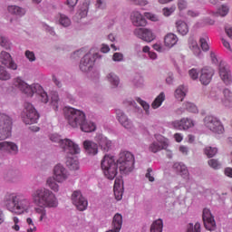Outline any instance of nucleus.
Listing matches in <instances>:
<instances>
[{
    "label": "nucleus",
    "instance_id": "obj_13",
    "mask_svg": "<svg viewBox=\"0 0 232 232\" xmlns=\"http://www.w3.org/2000/svg\"><path fill=\"white\" fill-rule=\"evenodd\" d=\"M219 79L226 84V86H231L232 84V72L231 68L226 62H220L218 67Z\"/></svg>",
    "mask_w": 232,
    "mask_h": 232
},
{
    "label": "nucleus",
    "instance_id": "obj_42",
    "mask_svg": "<svg viewBox=\"0 0 232 232\" xmlns=\"http://www.w3.org/2000/svg\"><path fill=\"white\" fill-rule=\"evenodd\" d=\"M220 93H222L220 88L214 87L208 93V99H211V101L218 102L220 101Z\"/></svg>",
    "mask_w": 232,
    "mask_h": 232
},
{
    "label": "nucleus",
    "instance_id": "obj_15",
    "mask_svg": "<svg viewBox=\"0 0 232 232\" xmlns=\"http://www.w3.org/2000/svg\"><path fill=\"white\" fill-rule=\"evenodd\" d=\"M72 204L79 211H85L88 208V199L82 196V192L75 190L72 194Z\"/></svg>",
    "mask_w": 232,
    "mask_h": 232
},
{
    "label": "nucleus",
    "instance_id": "obj_55",
    "mask_svg": "<svg viewBox=\"0 0 232 232\" xmlns=\"http://www.w3.org/2000/svg\"><path fill=\"white\" fill-rule=\"evenodd\" d=\"M50 140H52V142H55L56 144H59L60 147L62 148L63 147V140H62L61 136H59V134L54 133V134L50 135Z\"/></svg>",
    "mask_w": 232,
    "mask_h": 232
},
{
    "label": "nucleus",
    "instance_id": "obj_22",
    "mask_svg": "<svg viewBox=\"0 0 232 232\" xmlns=\"http://www.w3.org/2000/svg\"><path fill=\"white\" fill-rule=\"evenodd\" d=\"M116 119L125 130H131L133 128V121L121 109L116 110Z\"/></svg>",
    "mask_w": 232,
    "mask_h": 232
},
{
    "label": "nucleus",
    "instance_id": "obj_5",
    "mask_svg": "<svg viewBox=\"0 0 232 232\" xmlns=\"http://www.w3.org/2000/svg\"><path fill=\"white\" fill-rule=\"evenodd\" d=\"M102 171L108 180H113L119 173V165L115 160V157L110 154H106L102 160Z\"/></svg>",
    "mask_w": 232,
    "mask_h": 232
},
{
    "label": "nucleus",
    "instance_id": "obj_28",
    "mask_svg": "<svg viewBox=\"0 0 232 232\" xmlns=\"http://www.w3.org/2000/svg\"><path fill=\"white\" fill-rule=\"evenodd\" d=\"M179 43V36L173 33H169L164 37V44L168 50H171Z\"/></svg>",
    "mask_w": 232,
    "mask_h": 232
},
{
    "label": "nucleus",
    "instance_id": "obj_19",
    "mask_svg": "<svg viewBox=\"0 0 232 232\" xmlns=\"http://www.w3.org/2000/svg\"><path fill=\"white\" fill-rule=\"evenodd\" d=\"M171 128L175 130H189L195 126V121L190 118H182L181 120H176L170 123Z\"/></svg>",
    "mask_w": 232,
    "mask_h": 232
},
{
    "label": "nucleus",
    "instance_id": "obj_43",
    "mask_svg": "<svg viewBox=\"0 0 232 232\" xmlns=\"http://www.w3.org/2000/svg\"><path fill=\"white\" fill-rule=\"evenodd\" d=\"M142 53L148 54V58L150 61H157L159 59V54L157 53L151 51V48L148 45L142 47Z\"/></svg>",
    "mask_w": 232,
    "mask_h": 232
},
{
    "label": "nucleus",
    "instance_id": "obj_32",
    "mask_svg": "<svg viewBox=\"0 0 232 232\" xmlns=\"http://www.w3.org/2000/svg\"><path fill=\"white\" fill-rule=\"evenodd\" d=\"M105 80L111 84V88H119V84H121V78L115 72H109Z\"/></svg>",
    "mask_w": 232,
    "mask_h": 232
},
{
    "label": "nucleus",
    "instance_id": "obj_44",
    "mask_svg": "<svg viewBox=\"0 0 232 232\" xmlns=\"http://www.w3.org/2000/svg\"><path fill=\"white\" fill-rule=\"evenodd\" d=\"M58 23L63 28H68L72 24V20L65 14H58Z\"/></svg>",
    "mask_w": 232,
    "mask_h": 232
},
{
    "label": "nucleus",
    "instance_id": "obj_18",
    "mask_svg": "<svg viewBox=\"0 0 232 232\" xmlns=\"http://www.w3.org/2000/svg\"><path fill=\"white\" fill-rule=\"evenodd\" d=\"M95 142H97L98 146L101 148L102 151L108 153L113 148V141H111L108 137L104 136V134L98 133L94 137Z\"/></svg>",
    "mask_w": 232,
    "mask_h": 232
},
{
    "label": "nucleus",
    "instance_id": "obj_63",
    "mask_svg": "<svg viewBox=\"0 0 232 232\" xmlns=\"http://www.w3.org/2000/svg\"><path fill=\"white\" fill-rule=\"evenodd\" d=\"M178 8L180 12L188 8V0H178Z\"/></svg>",
    "mask_w": 232,
    "mask_h": 232
},
{
    "label": "nucleus",
    "instance_id": "obj_10",
    "mask_svg": "<svg viewBox=\"0 0 232 232\" xmlns=\"http://www.w3.org/2000/svg\"><path fill=\"white\" fill-rule=\"evenodd\" d=\"M205 128L216 133V135H222L225 131L224 124L220 119L215 116H207L204 119Z\"/></svg>",
    "mask_w": 232,
    "mask_h": 232
},
{
    "label": "nucleus",
    "instance_id": "obj_36",
    "mask_svg": "<svg viewBox=\"0 0 232 232\" xmlns=\"http://www.w3.org/2000/svg\"><path fill=\"white\" fill-rule=\"evenodd\" d=\"M229 14V5L224 4L221 5L217 12H211V14L214 15L215 17H226Z\"/></svg>",
    "mask_w": 232,
    "mask_h": 232
},
{
    "label": "nucleus",
    "instance_id": "obj_39",
    "mask_svg": "<svg viewBox=\"0 0 232 232\" xmlns=\"http://www.w3.org/2000/svg\"><path fill=\"white\" fill-rule=\"evenodd\" d=\"M164 101H166V93L164 92H161L152 102L151 108L153 110H158V108H160L162 106Z\"/></svg>",
    "mask_w": 232,
    "mask_h": 232
},
{
    "label": "nucleus",
    "instance_id": "obj_20",
    "mask_svg": "<svg viewBox=\"0 0 232 232\" xmlns=\"http://www.w3.org/2000/svg\"><path fill=\"white\" fill-rule=\"evenodd\" d=\"M203 221L206 229L208 231H215V229H217L215 217H213V214H211V210H209V208L203 209Z\"/></svg>",
    "mask_w": 232,
    "mask_h": 232
},
{
    "label": "nucleus",
    "instance_id": "obj_21",
    "mask_svg": "<svg viewBox=\"0 0 232 232\" xmlns=\"http://www.w3.org/2000/svg\"><path fill=\"white\" fill-rule=\"evenodd\" d=\"M0 63L9 70H17V63L14 61L12 54L6 51L0 52Z\"/></svg>",
    "mask_w": 232,
    "mask_h": 232
},
{
    "label": "nucleus",
    "instance_id": "obj_46",
    "mask_svg": "<svg viewBox=\"0 0 232 232\" xmlns=\"http://www.w3.org/2000/svg\"><path fill=\"white\" fill-rule=\"evenodd\" d=\"M10 79H12L10 72L3 65H0V81H10Z\"/></svg>",
    "mask_w": 232,
    "mask_h": 232
},
{
    "label": "nucleus",
    "instance_id": "obj_62",
    "mask_svg": "<svg viewBox=\"0 0 232 232\" xmlns=\"http://www.w3.org/2000/svg\"><path fill=\"white\" fill-rule=\"evenodd\" d=\"M187 232H200V223H196L194 226L189 224Z\"/></svg>",
    "mask_w": 232,
    "mask_h": 232
},
{
    "label": "nucleus",
    "instance_id": "obj_59",
    "mask_svg": "<svg viewBox=\"0 0 232 232\" xmlns=\"http://www.w3.org/2000/svg\"><path fill=\"white\" fill-rule=\"evenodd\" d=\"M208 166H210V168H213V169H220V162H218V160L212 159L208 160Z\"/></svg>",
    "mask_w": 232,
    "mask_h": 232
},
{
    "label": "nucleus",
    "instance_id": "obj_31",
    "mask_svg": "<svg viewBox=\"0 0 232 232\" xmlns=\"http://www.w3.org/2000/svg\"><path fill=\"white\" fill-rule=\"evenodd\" d=\"M66 166L71 169V171H78V169H81V163L77 157H68Z\"/></svg>",
    "mask_w": 232,
    "mask_h": 232
},
{
    "label": "nucleus",
    "instance_id": "obj_51",
    "mask_svg": "<svg viewBox=\"0 0 232 232\" xmlns=\"http://www.w3.org/2000/svg\"><path fill=\"white\" fill-rule=\"evenodd\" d=\"M51 104H52L53 110H58V108H59V94L57 92L52 93Z\"/></svg>",
    "mask_w": 232,
    "mask_h": 232
},
{
    "label": "nucleus",
    "instance_id": "obj_49",
    "mask_svg": "<svg viewBox=\"0 0 232 232\" xmlns=\"http://www.w3.org/2000/svg\"><path fill=\"white\" fill-rule=\"evenodd\" d=\"M152 48L153 50H155V52H158L159 53H164V52H166L168 50V47H166V44H162V43L158 42L154 44H152Z\"/></svg>",
    "mask_w": 232,
    "mask_h": 232
},
{
    "label": "nucleus",
    "instance_id": "obj_3",
    "mask_svg": "<svg viewBox=\"0 0 232 232\" xmlns=\"http://www.w3.org/2000/svg\"><path fill=\"white\" fill-rule=\"evenodd\" d=\"M53 175L46 179L45 184L50 188V191L59 193V184L66 182L70 177V173H68V169L63 164L58 163L53 169Z\"/></svg>",
    "mask_w": 232,
    "mask_h": 232
},
{
    "label": "nucleus",
    "instance_id": "obj_40",
    "mask_svg": "<svg viewBox=\"0 0 232 232\" xmlns=\"http://www.w3.org/2000/svg\"><path fill=\"white\" fill-rule=\"evenodd\" d=\"M199 44L203 52H209V36L208 34H201L199 36Z\"/></svg>",
    "mask_w": 232,
    "mask_h": 232
},
{
    "label": "nucleus",
    "instance_id": "obj_45",
    "mask_svg": "<svg viewBox=\"0 0 232 232\" xmlns=\"http://www.w3.org/2000/svg\"><path fill=\"white\" fill-rule=\"evenodd\" d=\"M0 46L5 50H11L12 43H10V40H8L5 35L0 34Z\"/></svg>",
    "mask_w": 232,
    "mask_h": 232
},
{
    "label": "nucleus",
    "instance_id": "obj_48",
    "mask_svg": "<svg viewBox=\"0 0 232 232\" xmlns=\"http://www.w3.org/2000/svg\"><path fill=\"white\" fill-rule=\"evenodd\" d=\"M136 102H138L139 104L141 105V107L143 108V111H145V115H150V103H148L146 101L137 97L136 98Z\"/></svg>",
    "mask_w": 232,
    "mask_h": 232
},
{
    "label": "nucleus",
    "instance_id": "obj_60",
    "mask_svg": "<svg viewBox=\"0 0 232 232\" xmlns=\"http://www.w3.org/2000/svg\"><path fill=\"white\" fill-rule=\"evenodd\" d=\"M112 61H114V63H122V61H124V54H122V53H115L112 55Z\"/></svg>",
    "mask_w": 232,
    "mask_h": 232
},
{
    "label": "nucleus",
    "instance_id": "obj_9",
    "mask_svg": "<svg viewBox=\"0 0 232 232\" xmlns=\"http://www.w3.org/2000/svg\"><path fill=\"white\" fill-rule=\"evenodd\" d=\"M21 117L24 124H35L39 121V113L30 102L24 103Z\"/></svg>",
    "mask_w": 232,
    "mask_h": 232
},
{
    "label": "nucleus",
    "instance_id": "obj_37",
    "mask_svg": "<svg viewBox=\"0 0 232 232\" xmlns=\"http://www.w3.org/2000/svg\"><path fill=\"white\" fill-rule=\"evenodd\" d=\"M173 169L183 177V179H188L189 177V171H188V167L183 163L176 162L173 165Z\"/></svg>",
    "mask_w": 232,
    "mask_h": 232
},
{
    "label": "nucleus",
    "instance_id": "obj_2",
    "mask_svg": "<svg viewBox=\"0 0 232 232\" xmlns=\"http://www.w3.org/2000/svg\"><path fill=\"white\" fill-rule=\"evenodd\" d=\"M5 209L14 215H28L31 213L32 201L19 193H7L4 198Z\"/></svg>",
    "mask_w": 232,
    "mask_h": 232
},
{
    "label": "nucleus",
    "instance_id": "obj_64",
    "mask_svg": "<svg viewBox=\"0 0 232 232\" xmlns=\"http://www.w3.org/2000/svg\"><path fill=\"white\" fill-rule=\"evenodd\" d=\"M221 104L225 107V108H232V100L231 99H227V98H222L221 99Z\"/></svg>",
    "mask_w": 232,
    "mask_h": 232
},
{
    "label": "nucleus",
    "instance_id": "obj_27",
    "mask_svg": "<svg viewBox=\"0 0 232 232\" xmlns=\"http://www.w3.org/2000/svg\"><path fill=\"white\" fill-rule=\"evenodd\" d=\"M124 193V181L121 178H117L114 181V197L116 200H122Z\"/></svg>",
    "mask_w": 232,
    "mask_h": 232
},
{
    "label": "nucleus",
    "instance_id": "obj_30",
    "mask_svg": "<svg viewBox=\"0 0 232 232\" xmlns=\"http://www.w3.org/2000/svg\"><path fill=\"white\" fill-rule=\"evenodd\" d=\"M186 95H188V87L185 85H179L176 88L174 92V97L179 102H182V101L186 99Z\"/></svg>",
    "mask_w": 232,
    "mask_h": 232
},
{
    "label": "nucleus",
    "instance_id": "obj_8",
    "mask_svg": "<svg viewBox=\"0 0 232 232\" xmlns=\"http://www.w3.org/2000/svg\"><path fill=\"white\" fill-rule=\"evenodd\" d=\"M102 55L99 53H95L93 49H91L81 60L80 70L84 73H88L93 70L95 66V61L102 59Z\"/></svg>",
    "mask_w": 232,
    "mask_h": 232
},
{
    "label": "nucleus",
    "instance_id": "obj_58",
    "mask_svg": "<svg viewBox=\"0 0 232 232\" xmlns=\"http://www.w3.org/2000/svg\"><path fill=\"white\" fill-rule=\"evenodd\" d=\"M175 10H177V7L175 5L171 7H165L163 8V15H165V17H169V15H171V14L175 12Z\"/></svg>",
    "mask_w": 232,
    "mask_h": 232
},
{
    "label": "nucleus",
    "instance_id": "obj_61",
    "mask_svg": "<svg viewBox=\"0 0 232 232\" xmlns=\"http://www.w3.org/2000/svg\"><path fill=\"white\" fill-rule=\"evenodd\" d=\"M221 43H222L225 50H227V53H232L231 44H229V42L225 38L221 39Z\"/></svg>",
    "mask_w": 232,
    "mask_h": 232
},
{
    "label": "nucleus",
    "instance_id": "obj_26",
    "mask_svg": "<svg viewBox=\"0 0 232 232\" xmlns=\"http://www.w3.org/2000/svg\"><path fill=\"white\" fill-rule=\"evenodd\" d=\"M83 150H85V153L87 155H91L92 157H95L97 153H99V145L95 141L86 140L82 143Z\"/></svg>",
    "mask_w": 232,
    "mask_h": 232
},
{
    "label": "nucleus",
    "instance_id": "obj_57",
    "mask_svg": "<svg viewBox=\"0 0 232 232\" xmlns=\"http://www.w3.org/2000/svg\"><path fill=\"white\" fill-rule=\"evenodd\" d=\"M144 16L146 17V19H149V21H152L154 23H157V21H159V16L150 12L144 13Z\"/></svg>",
    "mask_w": 232,
    "mask_h": 232
},
{
    "label": "nucleus",
    "instance_id": "obj_23",
    "mask_svg": "<svg viewBox=\"0 0 232 232\" xmlns=\"http://www.w3.org/2000/svg\"><path fill=\"white\" fill-rule=\"evenodd\" d=\"M130 21L133 26H146L148 24V21H146V17L140 11H132L130 14Z\"/></svg>",
    "mask_w": 232,
    "mask_h": 232
},
{
    "label": "nucleus",
    "instance_id": "obj_12",
    "mask_svg": "<svg viewBox=\"0 0 232 232\" xmlns=\"http://www.w3.org/2000/svg\"><path fill=\"white\" fill-rule=\"evenodd\" d=\"M156 141H153L149 146V151L151 153H159V151H162V150H166L168 146H169V140H168L166 137L156 134L155 135Z\"/></svg>",
    "mask_w": 232,
    "mask_h": 232
},
{
    "label": "nucleus",
    "instance_id": "obj_4",
    "mask_svg": "<svg viewBox=\"0 0 232 232\" xmlns=\"http://www.w3.org/2000/svg\"><path fill=\"white\" fill-rule=\"evenodd\" d=\"M13 84L15 88H19L24 95H27V97H34V94L37 93L42 102L46 103L49 101L48 93L44 92V89H43V86L39 83H33L29 85L21 77H17L13 81Z\"/></svg>",
    "mask_w": 232,
    "mask_h": 232
},
{
    "label": "nucleus",
    "instance_id": "obj_16",
    "mask_svg": "<svg viewBox=\"0 0 232 232\" xmlns=\"http://www.w3.org/2000/svg\"><path fill=\"white\" fill-rule=\"evenodd\" d=\"M0 153H6L10 157H15L19 154V145L14 141H1Z\"/></svg>",
    "mask_w": 232,
    "mask_h": 232
},
{
    "label": "nucleus",
    "instance_id": "obj_29",
    "mask_svg": "<svg viewBox=\"0 0 232 232\" xmlns=\"http://www.w3.org/2000/svg\"><path fill=\"white\" fill-rule=\"evenodd\" d=\"M188 48L192 52L193 55L196 57H200L202 55V49L198 46L197 40L193 38L188 39Z\"/></svg>",
    "mask_w": 232,
    "mask_h": 232
},
{
    "label": "nucleus",
    "instance_id": "obj_24",
    "mask_svg": "<svg viewBox=\"0 0 232 232\" xmlns=\"http://www.w3.org/2000/svg\"><path fill=\"white\" fill-rule=\"evenodd\" d=\"M213 75H215V71L213 70V68L205 67L201 69L200 75H199V81L201 84L208 86V84L211 82V80L213 79Z\"/></svg>",
    "mask_w": 232,
    "mask_h": 232
},
{
    "label": "nucleus",
    "instance_id": "obj_14",
    "mask_svg": "<svg viewBox=\"0 0 232 232\" xmlns=\"http://www.w3.org/2000/svg\"><path fill=\"white\" fill-rule=\"evenodd\" d=\"M133 34L138 39L145 43H153L157 39V34L150 28H136Z\"/></svg>",
    "mask_w": 232,
    "mask_h": 232
},
{
    "label": "nucleus",
    "instance_id": "obj_56",
    "mask_svg": "<svg viewBox=\"0 0 232 232\" xmlns=\"http://www.w3.org/2000/svg\"><path fill=\"white\" fill-rule=\"evenodd\" d=\"M210 58L214 64H218V67L220 66V63H224V61H222V60H220V58H218V55H217V53H215L213 51L210 52Z\"/></svg>",
    "mask_w": 232,
    "mask_h": 232
},
{
    "label": "nucleus",
    "instance_id": "obj_11",
    "mask_svg": "<svg viewBox=\"0 0 232 232\" xmlns=\"http://www.w3.org/2000/svg\"><path fill=\"white\" fill-rule=\"evenodd\" d=\"M12 132V118L5 113H0V140L10 137Z\"/></svg>",
    "mask_w": 232,
    "mask_h": 232
},
{
    "label": "nucleus",
    "instance_id": "obj_34",
    "mask_svg": "<svg viewBox=\"0 0 232 232\" xmlns=\"http://www.w3.org/2000/svg\"><path fill=\"white\" fill-rule=\"evenodd\" d=\"M7 12L12 15H16V17H23L26 14V9L18 5H8Z\"/></svg>",
    "mask_w": 232,
    "mask_h": 232
},
{
    "label": "nucleus",
    "instance_id": "obj_6",
    "mask_svg": "<svg viewBox=\"0 0 232 232\" xmlns=\"http://www.w3.org/2000/svg\"><path fill=\"white\" fill-rule=\"evenodd\" d=\"M63 115L71 128H80L86 119L84 111L72 107H65L63 109Z\"/></svg>",
    "mask_w": 232,
    "mask_h": 232
},
{
    "label": "nucleus",
    "instance_id": "obj_35",
    "mask_svg": "<svg viewBox=\"0 0 232 232\" xmlns=\"http://www.w3.org/2000/svg\"><path fill=\"white\" fill-rule=\"evenodd\" d=\"M177 32L179 33L180 35H188L189 32V26L183 20H178L176 22Z\"/></svg>",
    "mask_w": 232,
    "mask_h": 232
},
{
    "label": "nucleus",
    "instance_id": "obj_50",
    "mask_svg": "<svg viewBox=\"0 0 232 232\" xmlns=\"http://www.w3.org/2000/svg\"><path fill=\"white\" fill-rule=\"evenodd\" d=\"M132 83L136 88H144V78L140 75H137L132 80Z\"/></svg>",
    "mask_w": 232,
    "mask_h": 232
},
{
    "label": "nucleus",
    "instance_id": "obj_41",
    "mask_svg": "<svg viewBox=\"0 0 232 232\" xmlns=\"http://www.w3.org/2000/svg\"><path fill=\"white\" fill-rule=\"evenodd\" d=\"M164 229V221L162 219H156L150 225V232H162Z\"/></svg>",
    "mask_w": 232,
    "mask_h": 232
},
{
    "label": "nucleus",
    "instance_id": "obj_25",
    "mask_svg": "<svg viewBox=\"0 0 232 232\" xmlns=\"http://www.w3.org/2000/svg\"><path fill=\"white\" fill-rule=\"evenodd\" d=\"M188 111L189 113H198V107L191 102H185L182 105L176 110L177 115H182Z\"/></svg>",
    "mask_w": 232,
    "mask_h": 232
},
{
    "label": "nucleus",
    "instance_id": "obj_47",
    "mask_svg": "<svg viewBox=\"0 0 232 232\" xmlns=\"http://www.w3.org/2000/svg\"><path fill=\"white\" fill-rule=\"evenodd\" d=\"M204 153L208 157V159H212V157H215L216 154L218 153V149L215 147H206Z\"/></svg>",
    "mask_w": 232,
    "mask_h": 232
},
{
    "label": "nucleus",
    "instance_id": "obj_7",
    "mask_svg": "<svg viewBox=\"0 0 232 232\" xmlns=\"http://www.w3.org/2000/svg\"><path fill=\"white\" fill-rule=\"evenodd\" d=\"M120 171L128 175L131 173L135 166V157L130 151H122L120 153V158L117 160Z\"/></svg>",
    "mask_w": 232,
    "mask_h": 232
},
{
    "label": "nucleus",
    "instance_id": "obj_33",
    "mask_svg": "<svg viewBox=\"0 0 232 232\" xmlns=\"http://www.w3.org/2000/svg\"><path fill=\"white\" fill-rule=\"evenodd\" d=\"M80 129L85 133H92V131H95L97 130V125L93 121H86V116H85V120L80 125Z\"/></svg>",
    "mask_w": 232,
    "mask_h": 232
},
{
    "label": "nucleus",
    "instance_id": "obj_1",
    "mask_svg": "<svg viewBox=\"0 0 232 232\" xmlns=\"http://www.w3.org/2000/svg\"><path fill=\"white\" fill-rule=\"evenodd\" d=\"M31 199L34 207V211L38 218V222H48V210L55 209L59 207V199L55 193L47 188H38L31 193Z\"/></svg>",
    "mask_w": 232,
    "mask_h": 232
},
{
    "label": "nucleus",
    "instance_id": "obj_54",
    "mask_svg": "<svg viewBox=\"0 0 232 232\" xmlns=\"http://www.w3.org/2000/svg\"><path fill=\"white\" fill-rule=\"evenodd\" d=\"M24 55L29 63H35V61H37V58L35 57V53H34L33 51L26 50Z\"/></svg>",
    "mask_w": 232,
    "mask_h": 232
},
{
    "label": "nucleus",
    "instance_id": "obj_52",
    "mask_svg": "<svg viewBox=\"0 0 232 232\" xmlns=\"http://www.w3.org/2000/svg\"><path fill=\"white\" fill-rule=\"evenodd\" d=\"M77 15H79L80 19L86 17L88 15V5L83 4L80 9L78 10Z\"/></svg>",
    "mask_w": 232,
    "mask_h": 232
},
{
    "label": "nucleus",
    "instance_id": "obj_38",
    "mask_svg": "<svg viewBox=\"0 0 232 232\" xmlns=\"http://www.w3.org/2000/svg\"><path fill=\"white\" fill-rule=\"evenodd\" d=\"M215 25V20L209 16H206L195 24L196 28H204L205 26Z\"/></svg>",
    "mask_w": 232,
    "mask_h": 232
},
{
    "label": "nucleus",
    "instance_id": "obj_17",
    "mask_svg": "<svg viewBox=\"0 0 232 232\" xmlns=\"http://www.w3.org/2000/svg\"><path fill=\"white\" fill-rule=\"evenodd\" d=\"M61 148H63V151L69 155H79L81 153V146L71 139H64L62 141Z\"/></svg>",
    "mask_w": 232,
    "mask_h": 232
},
{
    "label": "nucleus",
    "instance_id": "obj_53",
    "mask_svg": "<svg viewBox=\"0 0 232 232\" xmlns=\"http://www.w3.org/2000/svg\"><path fill=\"white\" fill-rule=\"evenodd\" d=\"M26 224L28 226L27 232L37 231V227H35V224H34V219H32V218H26Z\"/></svg>",
    "mask_w": 232,
    "mask_h": 232
}]
</instances>
